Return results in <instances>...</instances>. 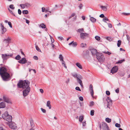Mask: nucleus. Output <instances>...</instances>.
<instances>
[{
  "label": "nucleus",
  "instance_id": "nucleus-1",
  "mask_svg": "<svg viewBox=\"0 0 130 130\" xmlns=\"http://www.w3.org/2000/svg\"><path fill=\"white\" fill-rule=\"evenodd\" d=\"M29 84V82L28 81L21 80L18 84L17 85L19 88L25 89L27 88L30 87Z\"/></svg>",
  "mask_w": 130,
  "mask_h": 130
},
{
  "label": "nucleus",
  "instance_id": "nucleus-2",
  "mask_svg": "<svg viewBox=\"0 0 130 130\" xmlns=\"http://www.w3.org/2000/svg\"><path fill=\"white\" fill-rule=\"evenodd\" d=\"M96 56L97 59L101 63L103 62L105 60V57L102 53H98L96 55Z\"/></svg>",
  "mask_w": 130,
  "mask_h": 130
},
{
  "label": "nucleus",
  "instance_id": "nucleus-3",
  "mask_svg": "<svg viewBox=\"0 0 130 130\" xmlns=\"http://www.w3.org/2000/svg\"><path fill=\"white\" fill-rule=\"evenodd\" d=\"M0 75L4 81H8L10 79V75L7 72L5 73Z\"/></svg>",
  "mask_w": 130,
  "mask_h": 130
},
{
  "label": "nucleus",
  "instance_id": "nucleus-4",
  "mask_svg": "<svg viewBox=\"0 0 130 130\" xmlns=\"http://www.w3.org/2000/svg\"><path fill=\"white\" fill-rule=\"evenodd\" d=\"M13 54H2V57L3 60V62L7 60L10 57H12Z\"/></svg>",
  "mask_w": 130,
  "mask_h": 130
},
{
  "label": "nucleus",
  "instance_id": "nucleus-5",
  "mask_svg": "<svg viewBox=\"0 0 130 130\" xmlns=\"http://www.w3.org/2000/svg\"><path fill=\"white\" fill-rule=\"evenodd\" d=\"M20 6L22 9H24L25 8L29 7L31 6V5L29 3H26L24 4H20Z\"/></svg>",
  "mask_w": 130,
  "mask_h": 130
},
{
  "label": "nucleus",
  "instance_id": "nucleus-6",
  "mask_svg": "<svg viewBox=\"0 0 130 130\" xmlns=\"http://www.w3.org/2000/svg\"><path fill=\"white\" fill-rule=\"evenodd\" d=\"M30 91V87H28L25 88V89L23 91V95L24 97L26 96L27 95Z\"/></svg>",
  "mask_w": 130,
  "mask_h": 130
},
{
  "label": "nucleus",
  "instance_id": "nucleus-7",
  "mask_svg": "<svg viewBox=\"0 0 130 130\" xmlns=\"http://www.w3.org/2000/svg\"><path fill=\"white\" fill-rule=\"evenodd\" d=\"M102 128L103 130H110L107 124L105 122L102 123Z\"/></svg>",
  "mask_w": 130,
  "mask_h": 130
},
{
  "label": "nucleus",
  "instance_id": "nucleus-8",
  "mask_svg": "<svg viewBox=\"0 0 130 130\" xmlns=\"http://www.w3.org/2000/svg\"><path fill=\"white\" fill-rule=\"evenodd\" d=\"M9 125L10 128L13 129H16L17 127L15 124L12 121L9 123Z\"/></svg>",
  "mask_w": 130,
  "mask_h": 130
},
{
  "label": "nucleus",
  "instance_id": "nucleus-9",
  "mask_svg": "<svg viewBox=\"0 0 130 130\" xmlns=\"http://www.w3.org/2000/svg\"><path fill=\"white\" fill-rule=\"evenodd\" d=\"M3 119L4 120H6L9 122H12V117L11 116L9 115L6 117V116H3Z\"/></svg>",
  "mask_w": 130,
  "mask_h": 130
},
{
  "label": "nucleus",
  "instance_id": "nucleus-10",
  "mask_svg": "<svg viewBox=\"0 0 130 130\" xmlns=\"http://www.w3.org/2000/svg\"><path fill=\"white\" fill-rule=\"evenodd\" d=\"M88 34L86 33H81L80 34V37L81 38L83 39H84L87 37H88Z\"/></svg>",
  "mask_w": 130,
  "mask_h": 130
},
{
  "label": "nucleus",
  "instance_id": "nucleus-11",
  "mask_svg": "<svg viewBox=\"0 0 130 130\" xmlns=\"http://www.w3.org/2000/svg\"><path fill=\"white\" fill-rule=\"evenodd\" d=\"M7 70L6 68L4 67L0 68V75L7 72Z\"/></svg>",
  "mask_w": 130,
  "mask_h": 130
},
{
  "label": "nucleus",
  "instance_id": "nucleus-12",
  "mask_svg": "<svg viewBox=\"0 0 130 130\" xmlns=\"http://www.w3.org/2000/svg\"><path fill=\"white\" fill-rule=\"evenodd\" d=\"M82 78L83 77L82 76H81V78L78 77H77L76 79L77 82L80 84L81 86L82 87H83V86L82 82L81 80V79H82Z\"/></svg>",
  "mask_w": 130,
  "mask_h": 130
},
{
  "label": "nucleus",
  "instance_id": "nucleus-13",
  "mask_svg": "<svg viewBox=\"0 0 130 130\" xmlns=\"http://www.w3.org/2000/svg\"><path fill=\"white\" fill-rule=\"evenodd\" d=\"M118 69V67L117 66L113 67L111 69V73L112 74L115 73L117 71Z\"/></svg>",
  "mask_w": 130,
  "mask_h": 130
},
{
  "label": "nucleus",
  "instance_id": "nucleus-14",
  "mask_svg": "<svg viewBox=\"0 0 130 130\" xmlns=\"http://www.w3.org/2000/svg\"><path fill=\"white\" fill-rule=\"evenodd\" d=\"M18 62L20 63L24 64L26 63L27 60H26L25 58H22L21 59H20Z\"/></svg>",
  "mask_w": 130,
  "mask_h": 130
},
{
  "label": "nucleus",
  "instance_id": "nucleus-15",
  "mask_svg": "<svg viewBox=\"0 0 130 130\" xmlns=\"http://www.w3.org/2000/svg\"><path fill=\"white\" fill-rule=\"evenodd\" d=\"M90 91L92 98H94L93 96V89L92 85L91 84L90 85Z\"/></svg>",
  "mask_w": 130,
  "mask_h": 130
},
{
  "label": "nucleus",
  "instance_id": "nucleus-16",
  "mask_svg": "<svg viewBox=\"0 0 130 130\" xmlns=\"http://www.w3.org/2000/svg\"><path fill=\"white\" fill-rule=\"evenodd\" d=\"M1 25L2 28V29L3 31L2 34H4L5 32L6 31L7 29L6 28L4 27V25H2V23L1 24Z\"/></svg>",
  "mask_w": 130,
  "mask_h": 130
},
{
  "label": "nucleus",
  "instance_id": "nucleus-17",
  "mask_svg": "<svg viewBox=\"0 0 130 130\" xmlns=\"http://www.w3.org/2000/svg\"><path fill=\"white\" fill-rule=\"evenodd\" d=\"M89 52L87 50H85L84 51L82 54V55L84 57L88 55Z\"/></svg>",
  "mask_w": 130,
  "mask_h": 130
},
{
  "label": "nucleus",
  "instance_id": "nucleus-18",
  "mask_svg": "<svg viewBox=\"0 0 130 130\" xmlns=\"http://www.w3.org/2000/svg\"><path fill=\"white\" fill-rule=\"evenodd\" d=\"M72 76L75 78H76L77 79V77H79L80 78H81V76L80 75H77V73H73L72 74Z\"/></svg>",
  "mask_w": 130,
  "mask_h": 130
},
{
  "label": "nucleus",
  "instance_id": "nucleus-19",
  "mask_svg": "<svg viewBox=\"0 0 130 130\" xmlns=\"http://www.w3.org/2000/svg\"><path fill=\"white\" fill-rule=\"evenodd\" d=\"M10 39L8 37L7 39H4V42L5 43L8 44L10 41Z\"/></svg>",
  "mask_w": 130,
  "mask_h": 130
},
{
  "label": "nucleus",
  "instance_id": "nucleus-20",
  "mask_svg": "<svg viewBox=\"0 0 130 130\" xmlns=\"http://www.w3.org/2000/svg\"><path fill=\"white\" fill-rule=\"evenodd\" d=\"M69 45H72L73 47H74L76 46L77 45V43L76 42H74V41H73L72 42L69 43Z\"/></svg>",
  "mask_w": 130,
  "mask_h": 130
},
{
  "label": "nucleus",
  "instance_id": "nucleus-21",
  "mask_svg": "<svg viewBox=\"0 0 130 130\" xmlns=\"http://www.w3.org/2000/svg\"><path fill=\"white\" fill-rule=\"evenodd\" d=\"M106 101L107 102V103L108 105L112 104V100L110 98H107L106 99Z\"/></svg>",
  "mask_w": 130,
  "mask_h": 130
},
{
  "label": "nucleus",
  "instance_id": "nucleus-22",
  "mask_svg": "<svg viewBox=\"0 0 130 130\" xmlns=\"http://www.w3.org/2000/svg\"><path fill=\"white\" fill-rule=\"evenodd\" d=\"M4 101L5 102L8 103H11V101L8 98H4Z\"/></svg>",
  "mask_w": 130,
  "mask_h": 130
},
{
  "label": "nucleus",
  "instance_id": "nucleus-23",
  "mask_svg": "<svg viewBox=\"0 0 130 130\" xmlns=\"http://www.w3.org/2000/svg\"><path fill=\"white\" fill-rule=\"evenodd\" d=\"M90 21L93 23H95L96 22V19L90 16Z\"/></svg>",
  "mask_w": 130,
  "mask_h": 130
},
{
  "label": "nucleus",
  "instance_id": "nucleus-24",
  "mask_svg": "<svg viewBox=\"0 0 130 130\" xmlns=\"http://www.w3.org/2000/svg\"><path fill=\"white\" fill-rule=\"evenodd\" d=\"M5 106V104L4 102H2L0 103V108H4Z\"/></svg>",
  "mask_w": 130,
  "mask_h": 130
},
{
  "label": "nucleus",
  "instance_id": "nucleus-25",
  "mask_svg": "<svg viewBox=\"0 0 130 130\" xmlns=\"http://www.w3.org/2000/svg\"><path fill=\"white\" fill-rule=\"evenodd\" d=\"M30 124L31 125V126L32 128L34 126V121L32 119H31L30 121Z\"/></svg>",
  "mask_w": 130,
  "mask_h": 130
},
{
  "label": "nucleus",
  "instance_id": "nucleus-26",
  "mask_svg": "<svg viewBox=\"0 0 130 130\" xmlns=\"http://www.w3.org/2000/svg\"><path fill=\"white\" fill-rule=\"evenodd\" d=\"M91 53L93 55L96 54V55L98 53H97L96 50L95 49H93L91 50Z\"/></svg>",
  "mask_w": 130,
  "mask_h": 130
},
{
  "label": "nucleus",
  "instance_id": "nucleus-27",
  "mask_svg": "<svg viewBox=\"0 0 130 130\" xmlns=\"http://www.w3.org/2000/svg\"><path fill=\"white\" fill-rule=\"evenodd\" d=\"M9 115L8 114V112L7 111H6L2 115V117L3 118V116H6V117Z\"/></svg>",
  "mask_w": 130,
  "mask_h": 130
},
{
  "label": "nucleus",
  "instance_id": "nucleus-28",
  "mask_svg": "<svg viewBox=\"0 0 130 130\" xmlns=\"http://www.w3.org/2000/svg\"><path fill=\"white\" fill-rule=\"evenodd\" d=\"M100 7L104 11H106L107 10V8L106 6H101Z\"/></svg>",
  "mask_w": 130,
  "mask_h": 130
},
{
  "label": "nucleus",
  "instance_id": "nucleus-29",
  "mask_svg": "<svg viewBox=\"0 0 130 130\" xmlns=\"http://www.w3.org/2000/svg\"><path fill=\"white\" fill-rule=\"evenodd\" d=\"M46 106L47 107H48L49 109H51V106L50 104V101H47Z\"/></svg>",
  "mask_w": 130,
  "mask_h": 130
},
{
  "label": "nucleus",
  "instance_id": "nucleus-30",
  "mask_svg": "<svg viewBox=\"0 0 130 130\" xmlns=\"http://www.w3.org/2000/svg\"><path fill=\"white\" fill-rule=\"evenodd\" d=\"M76 66H77L78 68H79V69H82V66L80 63H76Z\"/></svg>",
  "mask_w": 130,
  "mask_h": 130
},
{
  "label": "nucleus",
  "instance_id": "nucleus-31",
  "mask_svg": "<svg viewBox=\"0 0 130 130\" xmlns=\"http://www.w3.org/2000/svg\"><path fill=\"white\" fill-rule=\"evenodd\" d=\"M77 31L80 34L83 33V32L84 31V30L83 28L79 29L77 30Z\"/></svg>",
  "mask_w": 130,
  "mask_h": 130
},
{
  "label": "nucleus",
  "instance_id": "nucleus-32",
  "mask_svg": "<svg viewBox=\"0 0 130 130\" xmlns=\"http://www.w3.org/2000/svg\"><path fill=\"white\" fill-rule=\"evenodd\" d=\"M39 27L42 28H46V26L43 23H42L40 24L39 25Z\"/></svg>",
  "mask_w": 130,
  "mask_h": 130
},
{
  "label": "nucleus",
  "instance_id": "nucleus-33",
  "mask_svg": "<svg viewBox=\"0 0 130 130\" xmlns=\"http://www.w3.org/2000/svg\"><path fill=\"white\" fill-rule=\"evenodd\" d=\"M105 121L108 123H109L111 122V119L108 118L105 119Z\"/></svg>",
  "mask_w": 130,
  "mask_h": 130
},
{
  "label": "nucleus",
  "instance_id": "nucleus-34",
  "mask_svg": "<svg viewBox=\"0 0 130 130\" xmlns=\"http://www.w3.org/2000/svg\"><path fill=\"white\" fill-rule=\"evenodd\" d=\"M83 119V116H80L79 118V121L80 122H82Z\"/></svg>",
  "mask_w": 130,
  "mask_h": 130
},
{
  "label": "nucleus",
  "instance_id": "nucleus-35",
  "mask_svg": "<svg viewBox=\"0 0 130 130\" xmlns=\"http://www.w3.org/2000/svg\"><path fill=\"white\" fill-rule=\"evenodd\" d=\"M21 58L20 56L19 55H18L17 56H16L15 59L17 60H20Z\"/></svg>",
  "mask_w": 130,
  "mask_h": 130
},
{
  "label": "nucleus",
  "instance_id": "nucleus-36",
  "mask_svg": "<svg viewBox=\"0 0 130 130\" xmlns=\"http://www.w3.org/2000/svg\"><path fill=\"white\" fill-rule=\"evenodd\" d=\"M22 12L23 14H27L28 13V11L27 10H24L22 11Z\"/></svg>",
  "mask_w": 130,
  "mask_h": 130
},
{
  "label": "nucleus",
  "instance_id": "nucleus-37",
  "mask_svg": "<svg viewBox=\"0 0 130 130\" xmlns=\"http://www.w3.org/2000/svg\"><path fill=\"white\" fill-rule=\"evenodd\" d=\"M121 42L120 40H119L118 41V43L117 44V46L118 47H120L121 44Z\"/></svg>",
  "mask_w": 130,
  "mask_h": 130
},
{
  "label": "nucleus",
  "instance_id": "nucleus-38",
  "mask_svg": "<svg viewBox=\"0 0 130 130\" xmlns=\"http://www.w3.org/2000/svg\"><path fill=\"white\" fill-rule=\"evenodd\" d=\"M59 58L61 61L63 60V57L62 55L61 54H60L59 55Z\"/></svg>",
  "mask_w": 130,
  "mask_h": 130
},
{
  "label": "nucleus",
  "instance_id": "nucleus-39",
  "mask_svg": "<svg viewBox=\"0 0 130 130\" xmlns=\"http://www.w3.org/2000/svg\"><path fill=\"white\" fill-rule=\"evenodd\" d=\"M124 59H123L122 60H121L117 62L116 63H122L123 61H125Z\"/></svg>",
  "mask_w": 130,
  "mask_h": 130
},
{
  "label": "nucleus",
  "instance_id": "nucleus-40",
  "mask_svg": "<svg viewBox=\"0 0 130 130\" xmlns=\"http://www.w3.org/2000/svg\"><path fill=\"white\" fill-rule=\"evenodd\" d=\"M126 36L127 39L128 41V42L129 43V42H130V37H129V36L128 35H126Z\"/></svg>",
  "mask_w": 130,
  "mask_h": 130
},
{
  "label": "nucleus",
  "instance_id": "nucleus-41",
  "mask_svg": "<svg viewBox=\"0 0 130 130\" xmlns=\"http://www.w3.org/2000/svg\"><path fill=\"white\" fill-rule=\"evenodd\" d=\"M9 8L12 9H14L15 8V7L14 6V5L13 4H11L9 5Z\"/></svg>",
  "mask_w": 130,
  "mask_h": 130
},
{
  "label": "nucleus",
  "instance_id": "nucleus-42",
  "mask_svg": "<svg viewBox=\"0 0 130 130\" xmlns=\"http://www.w3.org/2000/svg\"><path fill=\"white\" fill-rule=\"evenodd\" d=\"M106 21H109V20L107 18L105 17L103 19V21L104 22L106 23Z\"/></svg>",
  "mask_w": 130,
  "mask_h": 130
},
{
  "label": "nucleus",
  "instance_id": "nucleus-43",
  "mask_svg": "<svg viewBox=\"0 0 130 130\" xmlns=\"http://www.w3.org/2000/svg\"><path fill=\"white\" fill-rule=\"evenodd\" d=\"M36 50L38 52H41V50L40 49L39 47L37 45H36Z\"/></svg>",
  "mask_w": 130,
  "mask_h": 130
},
{
  "label": "nucleus",
  "instance_id": "nucleus-44",
  "mask_svg": "<svg viewBox=\"0 0 130 130\" xmlns=\"http://www.w3.org/2000/svg\"><path fill=\"white\" fill-rule=\"evenodd\" d=\"M86 45V43H82L80 45V46L81 47H85Z\"/></svg>",
  "mask_w": 130,
  "mask_h": 130
},
{
  "label": "nucleus",
  "instance_id": "nucleus-45",
  "mask_svg": "<svg viewBox=\"0 0 130 130\" xmlns=\"http://www.w3.org/2000/svg\"><path fill=\"white\" fill-rule=\"evenodd\" d=\"M115 126L117 127H121L120 124L118 123H116L115 125Z\"/></svg>",
  "mask_w": 130,
  "mask_h": 130
},
{
  "label": "nucleus",
  "instance_id": "nucleus-46",
  "mask_svg": "<svg viewBox=\"0 0 130 130\" xmlns=\"http://www.w3.org/2000/svg\"><path fill=\"white\" fill-rule=\"evenodd\" d=\"M95 38L96 40H100V37L98 36H96L95 37Z\"/></svg>",
  "mask_w": 130,
  "mask_h": 130
},
{
  "label": "nucleus",
  "instance_id": "nucleus-47",
  "mask_svg": "<svg viewBox=\"0 0 130 130\" xmlns=\"http://www.w3.org/2000/svg\"><path fill=\"white\" fill-rule=\"evenodd\" d=\"M94 111L93 110H92L90 111V115L92 116H93L94 115Z\"/></svg>",
  "mask_w": 130,
  "mask_h": 130
},
{
  "label": "nucleus",
  "instance_id": "nucleus-48",
  "mask_svg": "<svg viewBox=\"0 0 130 130\" xmlns=\"http://www.w3.org/2000/svg\"><path fill=\"white\" fill-rule=\"evenodd\" d=\"M104 52V53L105 54H107L108 55H110L111 54V53H110L108 51H107V52L105 51V52Z\"/></svg>",
  "mask_w": 130,
  "mask_h": 130
},
{
  "label": "nucleus",
  "instance_id": "nucleus-49",
  "mask_svg": "<svg viewBox=\"0 0 130 130\" xmlns=\"http://www.w3.org/2000/svg\"><path fill=\"white\" fill-rule=\"evenodd\" d=\"M94 104V103L93 101L91 102H90L89 106H93Z\"/></svg>",
  "mask_w": 130,
  "mask_h": 130
},
{
  "label": "nucleus",
  "instance_id": "nucleus-50",
  "mask_svg": "<svg viewBox=\"0 0 130 130\" xmlns=\"http://www.w3.org/2000/svg\"><path fill=\"white\" fill-rule=\"evenodd\" d=\"M49 8H47L46 9H45V12H49L51 13V11H49Z\"/></svg>",
  "mask_w": 130,
  "mask_h": 130
},
{
  "label": "nucleus",
  "instance_id": "nucleus-51",
  "mask_svg": "<svg viewBox=\"0 0 130 130\" xmlns=\"http://www.w3.org/2000/svg\"><path fill=\"white\" fill-rule=\"evenodd\" d=\"M41 109L43 112L44 113H46V111L45 109H43L42 108H41Z\"/></svg>",
  "mask_w": 130,
  "mask_h": 130
},
{
  "label": "nucleus",
  "instance_id": "nucleus-52",
  "mask_svg": "<svg viewBox=\"0 0 130 130\" xmlns=\"http://www.w3.org/2000/svg\"><path fill=\"white\" fill-rule=\"evenodd\" d=\"M98 124L100 129L101 130V123L100 122H98Z\"/></svg>",
  "mask_w": 130,
  "mask_h": 130
},
{
  "label": "nucleus",
  "instance_id": "nucleus-53",
  "mask_svg": "<svg viewBox=\"0 0 130 130\" xmlns=\"http://www.w3.org/2000/svg\"><path fill=\"white\" fill-rule=\"evenodd\" d=\"M106 93L107 95H109L110 94V93L108 91H106Z\"/></svg>",
  "mask_w": 130,
  "mask_h": 130
},
{
  "label": "nucleus",
  "instance_id": "nucleus-54",
  "mask_svg": "<svg viewBox=\"0 0 130 130\" xmlns=\"http://www.w3.org/2000/svg\"><path fill=\"white\" fill-rule=\"evenodd\" d=\"M75 89L77 90L80 91L81 90L78 87H76L75 88Z\"/></svg>",
  "mask_w": 130,
  "mask_h": 130
},
{
  "label": "nucleus",
  "instance_id": "nucleus-55",
  "mask_svg": "<svg viewBox=\"0 0 130 130\" xmlns=\"http://www.w3.org/2000/svg\"><path fill=\"white\" fill-rule=\"evenodd\" d=\"M83 7V4H80L79 6H78V7L80 9H81L82 8V7Z\"/></svg>",
  "mask_w": 130,
  "mask_h": 130
},
{
  "label": "nucleus",
  "instance_id": "nucleus-56",
  "mask_svg": "<svg viewBox=\"0 0 130 130\" xmlns=\"http://www.w3.org/2000/svg\"><path fill=\"white\" fill-rule=\"evenodd\" d=\"M8 10L12 14H13L14 16H15V15L12 12V11L10 9H8Z\"/></svg>",
  "mask_w": 130,
  "mask_h": 130
},
{
  "label": "nucleus",
  "instance_id": "nucleus-57",
  "mask_svg": "<svg viewBox=\"0 0 130 130\" xmlns=\"http://www.w3.org/2000/svg\"><path fill=\"white\" fill-rule=\"evenodd\" d=\"M8 25H9V26L10 27H12V24L11 22H8Z\"/></svg>",
  "mask_w": 130,
  "mask_h": 130
},
{
  "label": "nucleus",
  "instance_id": "nucleus-58",
  "mask_svg": "<svg viewBox=\"0 0 130 130\" xmlns=\"http://www.w3.org/2000/svg\"><path fill=\"white\" fill-rule=\"evenodd\" d=\"M18 13L20 15L21 14L22 12L21 10L20 9H18Z\"/></svg>",
  "mask_w": 130,
  "mask_h": 130
},
{
  "label": "nucleus",
  "instance_id": "nucleus-59",
  "mask_svg": "<svg viewBox=\"0 0 130 130\" xmlns=\"http://www.w3.org/2000/svg\"><path fill=\"white\" fill-rule=\"evenodd\" d=\"M106 39L110 41H111V39L109 37H107L106 38Z\"/></svg>",
  "mask_w": 130,
  "mask_h": 130
},
{
  "label": "nucleus",
  "instance_id": "nucleus-60",
  "mask_svg": "<svg viewBox=\"0 0 130 130\" xmlns=\"http://www.w3.org/2000/svg\"><path fill=\"white\" fill-rule=\"evenodd\" d=\"M108 26L110 28H111L112 27V25L111 24H108Z\"/></svg>",
  "mask_w": 130,
  "mask_h": 130
},
{
  "label": "nucleus",
  "instance_id": "nucleus-61",
  "mask_svg": "<svg viewBox=\"0 0 130 130\" xmlns=\"http://www.w3.org/2000/svg\"><path fill=\"white\" fill-rule=\"evenodd\" d=\"M33 58L34 59L37 60L38 59V58L37 56H34L33 57Z\"/></svg>",
  "mask_w": 130,
  "mask_h": 130
},
{
  "label": "nucleus",
  "instance_id": "nucleus-62",
  "mask_svg": "<svg viewBox=\"0 0 130 130\" xmlns=\"http://www.w3.org/2000/svg\"><path fill=\"white\" fill-rule=\"evenodd\" d=\"M24 19L25 20H26V22L27 23L29 24V23L30 22H29V21L28 20H27L25 18H24Z\"/></svg>",
  "mask_w": 130,
  "mask_h": 130
},
{
  "label": "nucleus",
  "instance_id": "nucleus-63",
  "mask_svg": "<svg viewBox=\"0 0 130 130\" xmlns=\"http://www.w3.org/2000/svg\"><path fill=\"white\" fill-rule=\"evenodd\" d=\"M45 8L44 7H43L42 8V11L43 12H44L45 11Z\"/></svg>",
  "mask_w": 130,
  "mask_h": 130
},
{
  "label": "nucleus",
  "instance_id": "nucleus-64",
  "mask_svg": "<svg viewBox=\"0 0 130 130\" xmlns=\"http://www.w3.org/2000/svg\"><path fill=\"white\" fill-rule=\"evenodd\" d=\"M99 17L101 18H104L105 16L103 14H102L100 15Z\"/></svg>",
  "mask_w": 130,
  "mask_h": 130
}]
</instances>
